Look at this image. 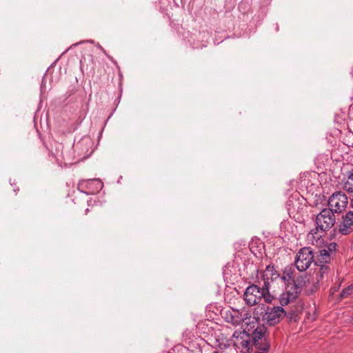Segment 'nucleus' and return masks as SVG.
Segmentation results:
<instances>
[{
  "instance_id": "nucleus-1",
  "label": "nucleus",
  "mask_w": 353,
  "mask_h": 353,
  "mask_svg": "<svg viewBox=\"0 0 353 353\" xmlns=\"http://www.w3.org/2000/svg\"><path fill=\"white\" fill-rule=\"evenodd\" d=\"M268 283V281H266ZM259 285L252 284L249 285L243 294L245 303L249 305H254L258 304L263 298L266 303H270L272 300V296L270 294L269 290L267 288L266 284H261V281H259Z\"/></svg>"
},
{
  "instance_id": "nucleus-2",
  "label": "nucleus",
  "mask_w": 353,
  "mask_h": 353,
  "mask_svg": "<svg viewBox=\"0 0 353 353\" xmlns=\"http://www.w3.org/2000/svg\"><path fill=\"white\" fill-rule=\"evenodd\" d=\"M306 283V277L298 276L294 281L285 285V291L279 297L281 306L287 305L296 300Z\"/></svg>"
},
{
  "instance_id": "nucleus-3",
  "label": "nucleus",
  "mask_w": 353,
  "mask_h": 353,
  "mask_svg": "<svg viewBox=\"0 0 353 353\" xmlns=\"http://www.w3.org/2000/svg\"><path fill=\"white\" fill-rule=\"evenodd\" d=\"M336 222L334 214L327 208L323 209L316 217V228L312 229L307 235L309 241L316 239L315 234L318 231L325 232L332 228Z\"/></svg>"
},
{
  "instance_id": "nucleus-4",
  "label": "nucleus",
  "mask_w": 353,
  "mask_h": 353,
  "mask_svg": "<svg viewBox=\"0 0 353 353\" xmlns=\"http://www.w3.org/2000/svg\"><path fill=\"white\" fill-rule=\"evenodd\" d=\"M252 348H254L252 353H268L270 343L268 340L267 331L264 327H258L252 334Z\"/></svg>"
},
{
  "instance_id": "nucleus-5",
  "label": "nucleus",
  "mask_w": 353,
  "mask_h": 353,
  "mask_svg": "<svg viewBox=\"0 0 353 353\" xmlns=\"http://www.w3.org/2000/svg\"><path fill=\"white\" fill-rule=\"evenodd\" d=\"M314 261V256L310 248L305 247L299 250L296 254L294 265L300 272L305 271Z\"/></svg>"
},
{
  "instance_id": "nucleus-6",
  "label": "nucleus",
  "mask_w": 353,
  "mask_h": 353,
  "mask_svg": "<svg viewBox=\"0 0 353 353\" xmlns=\"http://www.w3.org/2000/svg\"><path fill=\"white\" fill-rule=\"evenodd\" d=\"M348 199L346 194L341 192H336L332 194L328 200V210H330L334 214L343 212L347 207Z\"/></svg>"
},
{
  "instance_id": "nucleus-7",
  "label": "nucleus",
  "mask_w": 353,
  "mask_h": 353,
  "mask_svg": "<svg viewBox=\"0 0 353 353\" xmlns=\"http://www.w3.org/2000/svg\"><path fill=\"white\" fill-rule=\"evenodd\" d=\"M286 311L281 306H268L263 316V320L270 325H274L285 316Z\"/></svg>"
},
{
  "instance_id": "nucleus-8",
  "label": "nucleus",
  "mask_w": 353,
  "mask_h": 353,
  "mask_svg": "<svg viewBox=\"0 0 353 353\" xmlns=\"http://www.w3.org/2000/svg\"><path fill=\"white\" fill-rule=\"evenodd\" d=\"M236 339L234 342V346L241 353H252V336L246 332H240L238 336H235Z\"/></svg>"
},
{
  "instance_id": "nucleus-9",
  "label": "nucleus",
  "mask_w": 353,
  "mask_h": 353,
  "mask_svg": "<svg viewBox=\"0 0 353 353\" xmlns=\"http://www.w3.org/2000/svg\"><path fill=\"white\" fill-rule=\"evenodd\" d=\"M103 188V183L99 179L81 180L78 183L77 189L87 195L94 194Z\"/></svg>"
},
{
  "instance_id": "nucleus-10",
  "label": "nucleus",
  "mask_w": 353,
  "mask_h": 353,
  "mask_svg": "<svg viewBox=\"0 0 353 353\" xmlns=\"http://www.w3.org/2000/svg\"><path fill=\"white\" fill-rule=\"evenodd\" d=\"M336 246V243L333 242L327 245L323 249L320 250L317 255V259L314 261L315 264L319 265V263L323 264L330 262L332 256L335 254Z\"/></svg>"
},
{
  "instance_id": "nucleus-11",
  "label": "nucleus",
  "mask_w": 353,
  "mask_h": 353,
  "mask_svg": "<svg viewBox=\"0 0 353 353\" xmlns=\"http://www.w3.org/2000/svg\"><path fill=\"white\" fill-rule=\"evenodd\" d=\"M92 143L89 137H83L77 143L73 145V148L78 151V155L82 158H86L92 153L91 147Z\"/></svg>"
},
{
  "instance_id": "nucleus-12",
  "label": "nucleus",
  "mask_w": 353,
  "mask_h": 353,
  "mask_svg": "<svg viewBox=\"0 0 353 353\" xmlns=\"http://www.w3.org/2000/svg\"><path fill=\"white\" fill-rule=\"evenodd\" d=\"M280 279V274L276 270L272 265H268L261 275L262 284H266L268 281L267 288L270 290V283Z\"/></svg>"
},
{
  "instance_id": "nucleus-13",
  "label": "nucleus",
  "mask_w": 353,
  "mask_h": 353,
  "mask_svg": "<svg viewBox=\"0 0 353 353\" xmlns=\"http://www.w3.org/2000/svg\"><path fill=\"white\" fill-rule=\"evenodd\" d=\"M353 230V211H349L342 217V221L339 225V232L346 235Z\"/></svg>"
},
{
  "instance_id": "nucleus-14",
  "label": "nucleus",
  "mask_w": 353,
  "mask_h": 353,
  "mask_svg": "<svg viewBox=\"0 0 353 353\" xmlns=\"http://www.w3.org/2000/svg\"><path fill=\"white\" fill-rule=\"evenodd\" d=\"M225 319L234 325H239L244 321V317L239 310H232L229 314L227 313Z\"/></svg>"
},
{
  "instance_id": "nucleus-15",
  "label": "nucleus",
  "mask_w": 353,
  "mask_h": 353,
  "mask_svg": "<svg viewBox=\"0 0 353 353\" xmlns=\"http://www.w3.org/2000/svg\"><path fill=\"white\" fill-rule=\"evenodd\" d=\"M294 270L292 266H287L283 270V274L280 275V280H281L285 285L291 283L296 279H294Z\"/></svg>"
},
{
  "instance_id": "nucleus-16",
  "label": "nucleus",
  "mask_w": 353,
  "mask_h": 353,
  "mask_svg": "<svg viewBox=\"0 0 353 353\" xmlns=\"http://www.w3.org/2000/svg\"><path fill=\"white\" fill-rule=\"evenodd\" d=\"M343 188L349 192H353V170L347 172V180L344 182Z\"/></svg>"
},
{
  "instance_id": "nucleus-17",
  "label": "nucleus",
  "mask_w": 353,
  "mask_h": 353,
  "mask_svg": "<svg viewBox=\"0 0 353 353\" xmlns=\"http://www.w3.org/2000/svg\"><path fill=\"white\" fill-rule=\"evenodd\" d=\"M320 266V268L319 271L316 273V281L317 282H319L320 280L323 279L324 278V275L327 274L329 272L330 268L328 265L325 264H321L319 263Z\"/></svg>"
},
{
  "instance_id": "nucleus-18",
  "label": "nucleus",
  "mask_w": 353,
  "mask_h": 353,
  "mask_svg": "<svg viewBox=\"0 0 353 353\" xmlns=\"http://www.w3.org/2000/svg\"><path fill=\"white\" fill-rule=\"evenodd\" d=\"M285 316H286L290 321H296L298 316V312L296 310H291L290 311L286 312Z\"/></svg>"
},
{
  "instance_id": "nucleus-19",
  "label": "nucleus",
  "mask_w": 353,
  "mask_h": 353,
  "mask_svg": "<svg viewBox=\"0 0 353 353\" xmlns=\"http://www.w3.org/2000/svg\"><path fill=\"white\" fill-rule=\"evenodd\" d=\"M353 291V287L352 286H349L348 288L344 289L341 292V296L342 298H344V297H347L349 295L351 294V293Z\"/></svg>"
},
{
  "instance_id": "nucleus-20",
  "label": "nucleus",
  "mask_w": 353,
  "mask_h": 353,
  "mask_svg": "<svg viewBox=\"0 0 353 353\" xmlns=\"http://www.w3.org/2000/svg\"><path fill=\"white\" fill-rule=\"evenodd\" d=\"M63 145L61 144V143H59L58 145V147H57V150H59V149H61V157L63 158V159H65V154L63 153Z\"/></svg>"
},
{
  "instance_id": "nucleus-21",
  "label": "nucleus",
  "mask_w": 353,
  "mask_h": 353,
  "mask_svg": "<svg viewBox=\"0 0 353 353\" xmlns=\"http://www.w3.org/2000/svg\"><path fill=\"white\" fill-rule=\"evenodd\" d=\"M350 204L351 208H353V197L350 199Z\"/></svg>"
},
{
  "instance_id": "nucleus-22",
  "label": "nucleus",
  "mask_w": 353,
  "mask_h": 353,
  "mask_svg": "<svg viewBox=\"0 0 353 353\" xmlns=\"http://www.w3.org/2000/svg\"><path fill=\"white\" fill-rule=\"evenodd\" d=\"M212 353H222V352H219V351H215V352H214Z\"/></svg>"
},
{
  "instance_id": "nucleus-23",
  "label": "nucleus",
  "mask_w": 353,
  "mask_h": 353,
  "mask_svg": "<svg viewBox=\"0 0 353 353\" xmlns=\"http://www.w3.org/2000/svg\"><path fill=\"white\" fill-rule=\"evenodd\" d=\"M88 209H86V210H85V214H87V213H88Z\"/></svg>"
},
{
  "instance_id": "nucleus-24",
  "label": "nucleus",
  "mask_w": 353,
  "mask_h": 353,
  "mask_svg": "<svg viewBox=\"0 0 353 353\" xmlns=\"http://www.w3.org/2000/svg\"><path fill=\"white\" fill-rule=\"evenodd\" d=\"M18 190H19V189H17V190L14 189V192H17V191H18Z\"/></svg>"
}]
</instances>
